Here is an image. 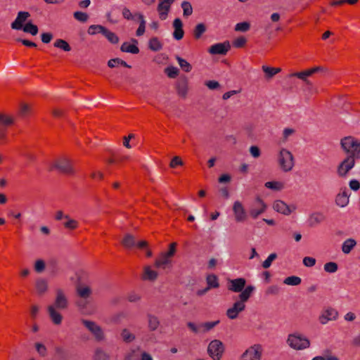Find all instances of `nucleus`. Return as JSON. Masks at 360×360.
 <instances>
[{"label":"nucleus","instance_id":"nucleus-1","mask_svg":"<svg viewBox=\"0 0 360 360\" xmlns=\"http://www.w3.org/2000/svg\"><path fill=\"white\" fill-rule=\"evenodd\" d=\"M340 147L347 154L337 167V173L340 177H346L349 171L354 167L355 160L360 159V140L354 136H345L340 140Z\"/></svg>","mask_w":360,"mask_h":360},{"label":"nucleus","instance_id":"nucleus-2","mask_svg":"<svg viewBox=\"0 0 360 360\" xmlns=\"http://www.w3.org/2000/svg\"><path fill=\"white\" fill-rule=\"evenodd\" d=\"M286 343L295 350H303L310 347V340L299 333L289 334Z\"/></svg>","mask_w":360,"mask_h":360},{"label":"nucleus","instance_id":"nucleus-3","mask_svg":"<svg viewBox=\"0 0 360 360\" xmlns=\"http://www.w3.org/2000/svg\"><path fill=\"white\" fill-rule=\"evenodd\" d=\"M278 162L281 169L285 172L291 171L295 165L293 155L285 148H282L280 150Z\"/></svg>","mask_w":360,"mask_h":360},{"label":"nucleus","instance_id":"nucleus-4","mask_svg":"<svg viewBox=\"0 0 360 360\" xmlns=\"http://www.w3.org/2000/svg\"><path fill=\"white\" fill-rule=\"evenodd\" d=\"M224 350V345L219 340H212L207 347V353L213 360H220Z\"/></svg>","mask_w":360,"mask_h":360},{"label":"nucleus","instance_id":"nucleus-5","mask_svg":"<svg viewBox=\"0 0 360 360\" xmlns=\"http://www.w3.org/2000/svg\"><path fill=\"white\" fill-rule=\"evenodd\" d=\"M14 122L13 117L0 113V143L6 142L8 127Z\"/></svg>","mask_w":360,"mask_h":360},{"label":"nucleus","instance_id":"nucleus-6","mask_svg":"<svg viewBox=\"0 0 360 360\" xmlns=\"http://www.w3.org/2000/svg\"><path fill=\"white\" fill-rule=\"evenodd\" d=\"M262 354L261 345L256 344L249 347L242 355L243 360H260Z\"/></svg>","mask_w":360,"mask_h":360},{"label":"nucleus","instance_id":"nucleus-7","mask_svg":"<svg viewBox=\"0 0 360 360\" xmlns=\"http://www.w3.org/2000/svg\"><path fill=\"white\" fill-rule=\"evenodd\" d=\"M56 295L54 302L50 306L53 307L58 310L67 309L69 305V302L63 290L60 288L56 289Z\"/></svg>","mask_w":360,"mask_h":360},{"label":"nucleus","instance_id":"nucleus-8","mask_svg":"<svg viewBox=\"0 0 360 360\" xmlns=\"http://www.w3.org/2000/svg\"><path fill=\"white\" fill-rule=\"evenodd\" d=\"M53 167L66 174H73L75 173V171L71 165L70 160L65 157L58 160L53 164Z\"/></svg>","mask_w":360,"mask_h":360},{"label":"nucleus","instance_id":"nucleus-9","mask_svg":"<svg viewBox=\"0 0 360 360\" xmlns=\"http://www.w3.org/2000/svg\"><path fill=\"white\" fill-rule=\"evenodd\" d=\"M273 208L277 212L284 215H290L296 210L295 205H288L281 200H276L274 202Z\"/></svg>","mask_w":360,"mask_h":360},{"label":"nucleus","instance_id":"nucleus-10","mask_svg":"<svg viewBox=\"0 0 360 360\" xmlns=\"http://www.w3.org/2000/svg\"><path fill=\"white\" fill-rule=\"evenodd\" d=\"M84 326L95 336L97 340H102L104 338L102 328L94 321L82 319Z\"/></svg>","mask_w":360,"mask_h":360},{"label":"nucleus","instance_id":"nucleus-11","mask_svg":"<svg viewBox=\"0 0 360 360\" xmlns=\"http://www.w3.org/2000/svg\"><path fill=\"white\" fill-rule=\"evenodd\" d=\"M231 49V44L229 41L223 43H217L211 46L208 52L212 55H222L224 56Z\"/></svg>","mask_w":360,"mask_h":360},{"label":"nucleus","instance_id":"nucleus-12","mask_svg":"<svg viewBox=\"0 0 360 360\" xmlns=\"http://www.w3.org/2000/svg\"><path fill=\"white\" fill-rule=\"evenodd\" d=\"M233 212L236 222H243L248 218L247 212L240 201H235L233 205Z\"/></svg>","mask_w":360,"mask_h":360},{"label":"nucleus","instance_id":"nucleus-13","mask_svg":"<svg viewBox=\"0 0 360 360\" xmlns=\"http://www.w3.org/2000/svg\"><path fill=\"white\" fill-rule=\"evenodd\" d=\"M245 309V304L240 300L233 303V306L226 310V316L230 319L238 318L239 313L243 311Z\"/></svg>","mask_w":360,"mask_h":360},{"label":"nucleus","instance_id":"nucleus-14","mask_svg":"<svg viewBox=\"0 0 360 360\" xmlns=\"http://www.w3.org/2000/svg\"><path fill=\"white\" fill-rule=\"evenodd\" d=\"M246 280L244 278L229 280L228 290L235 292H240L245 287Z\"/></svg>","mask_w":360,"mask_h":360},{"label":"nucleus","instance_id":"nucleus-15","mask_svg":"<svg viewBox=\"0 0 360 360\" xmlns=\"http://www.w3.org/2000/svg\"><path fill=\"white\" fill-rule=\"evenodd\" d=\"M30 16L29 12L20 11L18 13L17 18L11 23V27L13 30H20L24 27L23 22Z\"/></svg>","mask_w":360,"mask_h":360},{"label":"nucleus","instance_id":"nucleus-16","mask_svg":"<svg viewBox=\"0 0 360 360\" xmlns=\"http://www.w3.org/2000/svg\"><path fill=\"white\" fill-rule=\"evenodd\" d=\"M172 26L174 28L173 37L177 41L182 39L184 36L182 20L179 18H175Z\"/></svg>","mask_w":360,"mask_h":360},{"label":"nucleus","instance_id":"nucleus-17","mask_svg":"<svg viewBox=\"0 0 360 360\" xmlns=\"http://www.w3.org/2000/svg\"><path fill=\"white\" fill-rule=\"evenodd\" d=\"M155 266L163 269H170L172 266V259L165 252H162L160 257L155 259Z\"/></svg>","mask_w":360,"mask_h":360},{"label":"nucleus","instance_id":"nucleus-18","mask_svg":"<svg viewBox=\"0 0 360 360\" xmlns=\"http://www.w3.org/2000/svg\"><path fill=\"white\" fill-rule=\"evenodd\" d=\"M131 41L132 42V44H129L128 42H124L120 47V51L122 52L130 53L132 54L139 53L140 51L137 46L139 43L138 40L132 38Z\"/></svg>","mask_w":360,"mask_h":360},{"label":"nucleus","instance_id":"nucleus-19","mask_svg":"<svg viewBox=\"0 0 360 360\" xmlns=\"http://www.w3.org/2000/svg\"><path fill=\"white\" fill-rule=\"evenodd\" d=\"M188 81L186 76L179 78L176 83V91L181 97L186 98L188 92Z\"/></svg>","mask_w":360,"mask_h":360},{"label":"nucleus","instance_id":"nucleus-20","mask_svg":"<svg viewBox=\"0 0 360 360\" xmlns=\"http://www.w3.org/2000/svg\"><path fill=\"white\" fill-rule=\"evenodd\" d=\"M338 316V312L333 308L326 309L319 316V321L322 324H326L328 321L335 320Z\"/></svg>","mask_w":360,"mask_h":360},{"label":"nucleus","instance_id":"nucleus-21","mask_svg":"<svg viewBox=\"0 0 360 360\" xmlns=\"http://www.w3.org/2000/svg\"><path fill=\"white\" fill-rule=\"evenodd\" d=\"M58 310V309L51 306H48L47 307L49 318L55 325H60L63 320V316Z\"/></svg>","mask_w":360,"mask_h":360},{"label":"nucleus","instance_id":"nucleus-22","mask_svg":"<svg viewBox=\"0 0 360 360\" xmlns=\"http://www.w3.org/2000/svg\"><path fill=\"white\" fill-rule=\"evenodd\" d=\"M326 219L324 214L320 212H316L311 214L308 219L309 226L314 227L322 223Z\"/></svg>","mask_w":360,"mask_h":360},{"label":"nucleus","instance_id":"nucleus-23","mask_svg":"<svg viewBox=\"0 0 360 360\" xmlns=\"http://www.w3.org/2000/svg\"><path fill=\"white\" fill-rule=\"evenodd\" d=\"M160 1V2L158 5L157 11L159 13L160 18L164 20L167 18L171 6L168 4H166L164 0Z\"/></svg>","mask_w":360,"mask_h":360},{"label":"nucleus","instance_id":"nucleus-24","mask_svg":"<svg viewBox=\"0 0 360 360\" xmlns=\"http://www.w3.org/2000/svg\"><path fill=\"white\" fill-rule=\"evenodd\" d=\"M349 203V195L346 191V188L342 192L338 193L335 197V204L340 207H344Z\"/></svg>","mask_w":360,"mask_h":360},{"label":"nucleus","instance_id":"nucleus-25","mask_svg":"<svg viewBox=\"0 0 360 360\" xmlns=\"http://www.w3.org/2000/svg\"><path fill=\"white\" fill-rule=\"evenodd\" d=\"M255 289V286L248 285L240 292V294L238 295L239 300L245 304V302L249 300Z\"/></svg>","mask_w":360,"mask_h":360},{"label":"nucleus","instance_id":"nucleus-26","mask_svg":"<svg viewBox=\"0 0 360 360\" xmlns=\"http://www.w3.org/2000/svg\"><path fill=\"white\" fill-rule=\"evenodd\" d=\"M36 290L39 295H43L48 290V283L44 278H38L35 283Z\"/></svg>","mask_w":360,"mask_h":360},{"label":"nucleus","instance_id":"nucleus-27","mask_svg":"<svg viewBox=\"0 0 360 360\" xmlns=\"http://www.w3.org/2000/svg\"><path fill=\"white\" fill-rule=\"evenodd\" d=\"M356 241L353 238H348L342 245V251L345 254H349L356 246Z\"/></svg>","mask_w":360,"mask_h":360},{"label":"nucleus","instance_id":"nucleus-28","mask_svg":"<svg viewBox=\"0 0 360 360\" xmlns=\"http://www.w3.org/2000/svg\"><path fill=\"white\" fill-rule=\"evenodd\" d=\"M122 245L126 248H131L136 245L135 237L130 234H125L124 237L122 240Z\"/></svg>","mask_w":360,"mask_h":360},{"label":"nucleus","instance_id":"nucleus-29","mask_svg":"<svg viewBox=\"0 0 360 360\" xmlns=\"http://www.w3.org/2000/svg\"><path fill=\"white\" fill-rule=\"evenodd\" d=\"M148 326L150 331H155L158 329V328L160 326V321L157 316L152 315V314H148Z\"/></svg>","mask_w":360,"mask_h":360},{"label":"nucleus","instance_id":"nucleus-30","mask_svg":"<svg viewBox=\"0 0 360 360\" xmlns=\"http://www.w3.org/2000/svg\"><path fill=\"white\" fill-rule=\"evenodd\" d=\"M206 282L207 286L212 288H217L219 287V279L217 275L215 274H208L206 277Z\"/></svg>","mask_w":360,"mask_h":360},{"label":"nucleus","instance_id":"nucleus-31","mask_svg":"<svg viewBox=\"0 0 360 360\" xmlns=\"http://www.w3.org/2000/svg\"><path fill=\"white\" fill-rule=\"evenodd\" d=\"M148 48L153 51H159L162 49V44L158 37H154L149 39Z\"/></svg>","mask_w":360,"mask_h":360},{"label":"nucleus","instance_id":"nucleus-32","mask_svg":"<svg viewBox=\"0 0 360 360\" xmlns=\"http://www.w3.org/2000/svg\"><path fill=\"white\" fill-rule=\"evenodd\" d=\"M119 65L127 68H131V65H128L124 60L120 58H112L108 61V66L110 68H114Z\"/></svg>","mask_w":360,"mask_h":360},{"label":"nucleus","instance_id":"nucleus-33","mask_svg":"<svg viewBox=\"0 0 360 360\" xmlns=\"http://www.w3.org/2000/svg\"><path fill=\"white\" fill-rule=\"evenodd\" d=\"M309 76H310V75H309L308 70H306L303 72H294V73L290 74L288 75L289 77H297V78L302 79V81H304L307 84L311 85V82L307 79V77Z\"/></svg>","mask_w":360,"mask_h":360},{"label":"nucleus","instance_id":"nucleus-34","mask_svg":"<svg viewBox=\"0 0 360 360\" xmlns=\"http://www.w3.org/2000/svg\"><path fill=\"white\" fill-rule=\"evenodd\" d=\"M22 30L24 32L30 33L32 36H36L39 32L38 27L32 22H27Z\"/></svg>","mask_w":360,"mask_h":360},{"label":"nucleus","instance_id":"nucleus-35","mask_svg":"<svg viewBox=\"0 0 360 360\" xmlns=\"http://www.w3.org/2000/svg\"><path fill=\"white\" fill-rule=\"evenodd\" d=\"M158 278V273L150 269V266H146L144 269V275L143 278L144 280H148L154 281Z\"/></svg>","mask_w":360,"mask_h":360},{"label":"nucleus","instance_id":"nucleus-36","mask_svg":"<svg viewBox=\"0 0 360 360\" xmlns=\"http://www.w3.org/2000/svg\"><path fill=\"white\" fill-rule=\"evenodd\" d=\"M120 335L125 343H130L136 339L135 335L133 333H131L127 328H124L122 330Z\"/></svg>","mask_w":360,"mask_h":360},{"label":"nucleus","instance_id":"nucleus-37","mask_svg":"<svg viewBox=\"0 0 360 360\" xmlns=\"http://www.w3.org/2000/svg\"><path fill=\"white\" fill-rule=\"evenodd\" d=\"M176 60H177L180 68L186 72H190L192 70L191 65L179 56H176Z\"/></svg>","mask_w":360,"mask_h":360},{"label":"nucleus","instance_id":"nucleus-38","mask_svg":"<svg viewBox=\"0 0 360 360\" xmlns=\"http://www.w3.org/2000/svg\"><path fill=\"white\" fill-rule=\"evenodd\" d=\"M207 27L204 23L198 24L193 30V36L196 39H200L206 32Z\"/></svg>","mask_w":360,"mask_h":360},{"label":"nucleus","instance_id":"nucleus-39","mask_svg":"<svg viewBox=\"0 0 360 360\" xmlns=\"http://www.w3.org/2000/svg\"><path fill=\"white\" fill-rule=\"evenodd\" d=\"M65 219L66 221L63 222V226L65 229H70V230H74L77 228L78 226V222L77 221L71 219L69 215L66 214L65 216Z\"/></svg>","mask_w":360,"mask_h":360},{"label":"nucleus","instance_id":"nucleus-40","mask_svg":"<svg viewBox=\"0 0 360 360\" xmlns=\"http://www.w3.org/2000/svg\"><path fill=\"white\" fill-rule=\"evenodd\" d=\"M107 39L112 44H116L119 42V37L114 32H110L106 27L105 28L103 34Z\"/></svg>","mask_w":360,"mask_h":360},{"label":"nucleus","instance_id":"nucleus-41","mask_svg":"<svg viewBox=\"0 0 360 360\" xmlns=\"http://www.w3.org/2000/svg\"><path fill=\"white\" fill-rule=\"evenodd\" d=\"M53 46L56 48L60 49L64 51H70L71 46L70 44L64 39H58L53 44Z\"/></svg>","mask_w":360,"mask_h":360},{"label":"nucleus","instance_id":"nucleus-42","mask_svg":"<svg viewBox=\"0 0 360 360\" xmlns=\"http://www.w3.org/2000/svg\"><path fill=\"white\" fill-rule=\"evenodd\" d=\"M77 292L80 297L86 299L89 297H90V295L91 294V290L88 286H86V287L77 286Z\"/></svg>","mask_w":360,"mask_h":360},{"label":"nucleus","instance_id":"nucleus-43","mask_svg":"<svg viewBox=\"0 0 360 360\" xmlns=\"http://www.w3.org/2000/svg\"><path fill=\"white\" fill-rule=\"evenodd\" d=\"M181 8L183 9V15L185 18H188L193 13V7L189 1H184L181 3Z\"/></svg>","mask_w":360,"mask_h":360},{"label":"nucleus","instance_id":"nucleus-44","mask_svg":"<svg viewBox=\"0 0 360 360\" xmlns=\"http://www.w3.org/2000/svg\"><path fill=\"white\" fill-rule=\"evenodd\" d=\"M56 355L60 360H69L70 356L68 352L61 347H56L55 348Z\"/></svg>","mask_w":360,"mask_h":360},{"label":"nucleus","instance_id":"nucleus-45","mask_svg":"<svg viewBox=\"0 0 360 360\" xmlns=\"http://www.w3.org/2000/svg\"><path fill=\"white\" fill-rule=\"evenodd\" d=\"M302 280L300 277L296 276H290L285 278L283 283L288 285H298L301 283Z\"/></svg>","mask_w":360,"mask_h":360},{"label":"nucleus","instance_id":"nucleus-46","mask_svg":"<svg viewBox=\"0 0 360 360\" xmlns=\"http://www.w3.org/2000/svg\"><path fill=\"white\" fill-rule=\"evenodd\" d=\"M265 187L274 191H281L283 188V183L280 181H267L264 184Z\"/></svg>","mask_w":360,"mask_h":360},{"label":"nucleus","instance_id":"nucleus-47","mask_svg":"<svg viewBox=\"0 0 360 360\" xmlns=\"http://www.w3.org/2000/svg\"><path fill=\"white\" fill-rule=\"evenodd\" d=\"M105 28V27L100 25H92L89 26V27L87 30V32L90 35H94L97 33L103 34Z\"/></svg>","mask_w":360,"mask_h":360},{"label":"nucleus","instance_id":"nucleus-48","mask_svg":"<svg viewBox=\"0 0 360 360\" xmlns=\"http://www.w3.org/2000/svg\"><path fill=\"white\" fill-rule=\"evenodd\" d=\"M165 73L169 78H176L179 75V70L176 67L169 66L165 69Z\"/></svg>","mask_w":360,"mask_h":360},{"label":"nucleus","instance_id":"nucleus-49","mask_svg":"<svg viewBox=\"0 0 360 360\" xmlns=\"http://www.w3.org/2000/svg\"><path fill=\"white\" fill-rule=\"evenodd\" d=\"M219 323V321H210V322H205L202 323H200L201 328H202V332L206 333L212 330L213 328H214L216 326H217Z\"/></svg>","mask_w":360,"mask_h":360},{"label":"nucleus","instance_id":"nucleus-50","mask_svg":"<svg viewBox=\"0 0 360 360\" xmlns=\"http://www.w3.org/2000/svg\"><path fill=\"white\" fill-rule=\"evenodd\" d=\"M324 270L328 273H335L338 269V265L334 262H329L324 264Z\"/></svg>","mask_w":360,"mask_h":360},{"label":"nucleus","instance_id":"nucleus-51","mask_svg":"<svg viewBox=\"0 0 360 360\" xmlns=\"http://www.w3.org/2000/svg\"><path fill=\"white\" fill-rule=\"evenodd\" d=\"M73 16L77 20L81 22H86L89 19V15L82 11L74 12Z\"/></svg>","mask_w":360,"mask_h":360},{"label":"nucleus","instance_id":"nucleus-52","mask_svg":"<svg viewBox=\"0 0 360 360\" xmlns=\"http://www.w3.org/2000/svg\"><path fill=\"white\" fill-rule=\"evenodd\" d=\"M250 28V24L248 22H242L237 23L235 26V30L237 32H245Z\"/></svg>","mask_w":360,"mask_h":360},{"label":"nucleus","instance_id":"nucleus-53","mask_svg":"<svg viewBox=\"0 0 360 360\" xmlns=\"http://www.w3.org/2000/svg\"><path fill=\"white\" fill-rule=\"evenodd\" d=\"M267 207L266 205H263V207H261L259 209L252 208L250 210V215L253 219H257L259 215L264 213Z\"/></svg>","mask_w":360,"mask_h":360},{"label":"nucleus","instance_id":"nucleus-54","mask_svg":"<svg viewBox=\"0 0 360 360\" xmlns=\"http://www.w3.org/2000/svg\"><path fill=\"white\" fill-rule=\"evenodd\" d=\"M278 255L276 253H271L269 255V257L265 259L262 266L264 269H268L271 266V263L277 258Z\"/></svg>","mask_w":360,"mask_h":360},{"label":"nucleus","instance_id":"nucleus-55","mask_svg":"<svg viewBox=\"0 0 360 360\" xmlns=\"http://www.w3.org/2000/svg\"><path fill=\"white\" fill-rule=\"evenodd\" d=\"M34 347H35L37 352L41 356L44 357L46 356L47 349L44 344H42L41 342H36L34 344Z\"/></svg>","mask_w":360,"mask_h":360},{"label":"nucleus","instance_id":"nucleus-56","mask_svg":"<svg viewBox=\"0 0 360 360\" xmlns=\"http://www.w3.org/2000/svg\"><path fill=\"white\" fill-rule=\"evenodd\" d=\"M46 267L45 262L42 259H38L34 263V270L37 273H41Z\"/></svg>","mask_w":360,"mask_h":360},{"label":"nucleus","instance_id":"nucleus-57","mask_svg":"<svg viewBox=\"0 0 360 360\" xmlns=\"http://www.w3.org/2000/svg\"><path fill=\"white\" fill-rule=\"evenodd\" d=\"M262 68L264 72L265 73V77L267 79L272 78L275 75L274 72V68L263 65Z\"/></svg>","mask_w":360,"mask_h":360},{"label":"nucleus","instance_id":"nucleus-58","mask_svg":"<svg viewBox=\"0 0 360 360\" xmlns=\"http://www.w3.org/2000/svg\"><path fill=\"white\" fill-rule=\"evenodd\" d=\"M186 326L195 334L200 332V324L198 326L195 323L189 321L187 322Z\"/></svg>","mask_w":360,"mask_h":360},{"label":"nucleus","instance_id":"nucleus-59","mask_svg":"<svg viewBox=\"0 0 360 360\" xmlns=\"http://www.w3.org/2000/svg\"><path fill=\"white\" fill-rule=\"evenodd\" d=\"M316 259L311 257H305L303 259V264L307 267H312L316 264Z\"/></svg>","mask_w":360,"mask_h":360},{"label":"nucleus","instance_id":"nucleus-60","mask_svg":"<svg viewBox=\"0 0 360 360\" xmlns=\"http://www.w3.org/2000/svg\"><path fill=\"white\" fill-rule=\"evenodd\" d=\"M94 360H109L108 356L101 349H97Z\"/></svg>","mask_w":360,"mask_h":360},{"label":"nucleus","instance_id":"nucleus-61","mask_svg":"<svg viewBox=\"0 0 360 360\" xmlns=\"http://www.w3.org/2000/svg\"><path fill=\"white\" fill-rule=\"evenodd\" d=\"M247 42V39L244 37H239L234 40L233 44L236 48L243 47Z\"/></svg>","mask_w":360,"mask_h":360},{"label":"nucleus","instance_id":"nucleus-62","mask_svg":"<svg viewBox=\"0 0 360 360\" xmlns=\"http://www.w3.org/2000/svg\"><path fill=\"white\" fill-rule=\"evenodd\" d=\"M205 85L211 90H215L220 87L219 83L215 80L206 81Z\"/></svg>","mask_w":360,"mask_h":360},{"label":"nucleus","instance_id":"nucleus-63","mask_svg":"<svg viewBox=\"0 0 360 360\" xmlns=\"http://www.w3.org/2000/svg\"><path fill=\"white\" fill-rule=\"evenodd\" d=\"M53 37V35L51 32H44L41 34V41L44 44H49L51 42Z\"/></svg>","mask_w":360,"mask_h":360},{"label":"nucleus","instance_id":"nucleus-64","mask_svg":"<svg viewBox=\"0 0 360 360\" xmlns=\"http://www.w3.org/2000/svg\"><path fill=\"white\" fill-rule=\"evenodd\" d=\"M183 161L179 156L174 157L169 164V167L171 168H175L177 166H181L183 165Z\"/></svg>","mask_w":360,"mask_h":360}]
</instances>
